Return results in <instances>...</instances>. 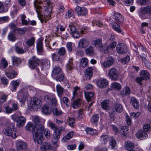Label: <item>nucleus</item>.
Wrapping results in <instances>:
<instances>
[{
    "instance_id": "1",
    "label": "nucleus",
    "mask_w": 151,
    "mask_h": 151,
    "mask_svg": "<svg viewBox=\"0 0 151 151\" xmlns=\"http://www.w3.org/2000/svg\"><path fill=\"white\" fill-rule=\"evenodd\" d=\"M26 129L32 132L35 142L37 144H40L43 140L42 132L44 129V126L40 124L37 125L32 122H28L25 127Z\"/></svg>"
},
{
    "instance_id": "2",
    "label": "nucleus",
    "mask_w": 151,
    "mask_h": 151,
    "mask_svg": "<svg viewBox=\"0 0 151 151\" xmlns=\"http://www.w3.org/2000/svg\"><path fill=\"white\" fill-rule=\"evenodd\" d=\"M41 3L38 0H35L34 2V7L36 9L38 17L41 23L46 22L51 18V14L52 11L51 7L44 6L41 9L39 6Z\"/></svg>"
},
{
    "instance_id": "3",
    "label": "nucleus",
    "mask_w": 151,
    "mask_h": 151,
    "mask_svg": "<svg viewBox=\"0 0 151 151\" xmlns=\"http://www.w3.org/2000/svg\"><path fill=\"white\" fill-rule=\"evenodd\" d=\"M3 132L6 135L11 136L14 139L17 137V132L14 124L8 123L3 125Z\"/></svg>"
},
{
    "instance_id": "4",
    "label": "nucleus",
    "mask_w": 151,
    "mask_h": 151,
    "mask_svg": "<svg viewBox=\"0 0 151 151\" xmlns=\"http://www.w3.org/2000/svg\"><path fill=\"white\" fill-rule=\"evenodd\" d=\"M108 74L111 80L116 81L119 78L118 72L114 68H112L108 70Z\"/></svg>"
},
{
    "instance_id": "5",
    "label": "nucleus",
    "mask_w": 151,
    "mask_h": 151,
    "mask_svg": "<svg viewBox=\"0 0 151 151\" xmlns=\"http://www.w3.org/2000/svg\"><path fill=\"white\" fill-rule=\"evenodd\" d=\"M114 62V59L112 57H109L107 58L103 62H101V65L103 68H109L112 66Z\"/></svg>"
},
{
    "instance_id": "6",
    "label": "nucleus",
    "mask_w": 151,
    "mask_h": 151,
    "mask_svg": "<svg viewBox=\"0 0 151 151\" xmlns=\"http://www.w3.org/2000/svg\"><path fill=\"white\" fill-rule=\"evenodd\" d=\"M40 62V60L34 56L29 60V67L32 69H34L38 65Z\"/></svg>"
},
{
    "instance_id": "7",
    "label": "nucleus",
    "mask_w": 151,
    "mask_h": 151,
    "mask_svg": "<svg viewBox=\"0 0 151 151\" xmlns=\"http://www.w3.org/2000/svg\"><path fill=\"white\" fill-rule=\"evenodd\" d=\"M116 50L118 54H124L127 51V48L124 44L119 43L116 46Z\"/></svg>"
},
{
    "instance_id": "8",
    "label": "nucleus",
    "mask_w": 151,
    "mask_h": 151,
    "mask_svg": "<svg viewBox=\"0 0 151 151\" xmlns=\"http://www.w3.org/2000/svg\"><path fill=\"white\" fill-rule=\"evenodd\" d=\"M61 134L57 131L56 130L54 131L53 134V137L52 139V142L53 145H55L56 147H58V140L60 138Z\"/></svg>"
},
{
    "instance_id": "9",
    "label": "nucleus",
    "mask_w": 151,
    "mask_h": 151,
    "mask_svg": "<svg viewBox=\"0 0 151 151\" xmlns=\"http://www.w3.org/2000/svg\"><path fill=\"white\" fill-rule=\"evenodd\" d=\"M75 10L78 15L79 16H85L88 12L86 8L83 7H81L78 6L76 7Z\"/></svg>"
},
{
    "instance_id": "10",
    "label": "nucleus",
    "mask_w": 151,
    "mask_h": 151,
    "mask_svg": "<svg viewBox=\"0 0 151 151\" xmlns=\"http://www.w3.org/2000/svg\"><path fill=\"white\" fill-rule=\"evenodd\" d=\"M40 148L42 151H44L49 150L56 151V148L55 147H52L51 146L50 143L48 142H45L41 146Z\"/></svg>"
},
{
    "instance_id": "11",
    "label": "nucleus",
    "mask_w": 151,
    "mask_h": 151,
    "mask_svg": "<svg viewBox=\"0 0 151 151\" xmlns=\"http://www.w3.org/2000/svg\"><path fill=\"white\" fill-rule=\"evenodd\" d=\"M6 74L8 78L12 79L16 77L17 75V73L14 70L13 68L10 67L8 70L6 72Z\"/></svg>"
},
{
    "instance_id": "12",
    "label": "nucleus",
    "mask_w": 151,
    "mask_h": 151,
    "mask_svg": "<svg viewBox=\"0 0 151 151\" xmlns=\"http://www.w3.org/2000/svg\"><path fill=\"white\" fill-rule=\"evenodd\" d=\"M31 103L32 108L35 110L39 108L42 104L41 101L37 98H34Z\"/></svg>"
},
{
    "instance_id": "13",
    "label": "nucleus",
    "mask_w": 151,
    "mask_h": 151,
    "mask_svg": "<svg viewBox=\"0 0 151 151\" xmlns=\"http://www.w3.org/2000/svg\"><path fill=\"white\" fill-rule=\"evenodd\" d=\"M26 121V118L23 116H18L16 120V126L18 128L23 126Z\"/></svg>"
},
{
    "instance_id": "14",
    "label": "nucleus",
    "mask_w": 151,
    "mask_h": 151,
    "mask_svg": "<svg viewBox=\"0 0 151 151\" xmlns=\"http://www.w3.org/2000/svg\"><path fill=\"white\" fill-rule=\"evenodd\" d=\"M96 83L98 86L101 88H106L109 84L107 80L106 79L99 80Z\"/></svg>"
},
{
    "instance_id": "15",
    "label": "nucleus",
    "mask_w": 151,
    "mask_h": 151,
    "mask_svg": "<svg viewBox=\"0 0 151 151\" xmlns=\"http://www.w3.org/2000/svg\"><path fill=\"white\" fill-rule=\"evenodd\" d=\"M37 49L39 55H43L45 54V51L43 48L42 42V41H38L37 44Z\"/></svg>"
},
{
    "instance_id": "16",
    "label": "nucleus",
    "mask_w": 151,
    "mask_h": 151,
    "mask_svg": "<svg viewBox=\"0 0 151 151\" xmlns=\"http://www.w3.org/2000/svg\"><path fill=\"white\" fill-rule=\"evenodd\" d=\"M41 65L42 68L44 70H47L50 67V61L47 59H44L41 61Z\"/></svg>"
},
{
    "instance_id": "17",
    "label": "nucleus",
    "mask_w": 151,
    "mask_h": 151,
    "mask_svg": "<svg viewBox=\"0 0 151 151\" xmlns=\"http://www.w3.org/2000/svg\"><path fill=\"white\" fill-rule=\"evenodd\" d=\"M85 76L86 80H90L93 75V68L91 67H88L85 72Z\"/></svg>"
},
{
    "instance_id": "18",
    "label": "nucleus",
    "mask_w": 151,
    "mask_h": 151,
    "mask_svg": "<svg viewBox=\"0 0 151 151\" xmlns=\"http://www.w3.org/2000/svg\"><path fill=\"white\" fill-rule=\"evenodd\" d=\"M102 40L101 39H98L93 41L95 46L96 47H99L101 51H104L105 48V45H103L102 44Z\"/></svg>"
},
{
    "instance_id": "19",
    "label": "nucleus",
    "mask_w": 151,
    "mask_h": 151,
    "mask_svg": "<svg viewBox=\"0 0 151 151\" xmlns=\"http://www.w3.org/2000/svg\"><path fill=\"white\" fill-rule=\"evenodd\" d=\"M27 146V145L24 142L22 141L18 142L16 144L17 151H20V150H25Z\"/></svg>"
},
{
    "instance_id": "20",
    "label": "nucleus",
    "mask_w": 151,
    "mask_h": 151,
    "mask_svg": "<svg viewBox=\"0 0 151 151\" xmlns=\"http://www.w3.org/2000/svg\"><path fill=\"white\" fill-rule=\"evenodd\" d=\"M12 62L13 65L17 67L22 63V60L20 57L13 56L12 57Z\"/></svg>"
},
{
    "instance_id": "21",
    "label": "nucleus",
    "mask_w": 151,
    "mask_h": 151,
    "mask_svg": "<svg viewBox=\"0 0 151 151\" xmlns=\"http://www.w3.org/2000/svg\"><path fill=\"white\" fill-rule=\"evenodd\" d=\"M115 20L119 23H123L124 21V17L120 13H116L114 15Z\"/></svg>"
},
{
    "instance_id": "22",
    "label": "nucleus",
    "mask_w": 151,
    "mask_h": 151,
    "mask_svg": "<svg viewBox=\"0 0 151 151\" xmlns=\"http://www.w3.org/2000/svg\"><path fill=\"white\" fill-rule=\"evenodd\" d=\"M130 103L135 109H138L139 108V104L138 101L134 97H132L130 99Z\"/></svg>"
},
{
    "instance_id": "23",
    "label": "nucleus",
    "mask_w": 151,
    "mask_h": 151,
    "mask_svg": "<svg viewBox=\"0 0 151 151\" xmlns=\"http://www.w3.org/2000/svg\"><path fill=\"white\" fill-rule=\"evenodd\" d=\"M88 41L85 39H82L80 40L78 44L79 46L81 48L86 47L88 45Z\"/></svg>"
},
{
    "instance_id": "24",
    "label": "nucleus",
    "mask_w": 151,
    "mask_h": 151,
    "mask_svg": "<svg viewBox=\"0 0 151 151\" xmlns=\"http://www.w3.org/2000/svg\"><path fill=\"white\" fill-rule=\"evenodd\" d=\"M136 137L140 139H142L146 138L147 136V134L142 130H139L137 133Z\"/></svg>"
},
{
    "instance_id": "25",
    "label": "nucleus",
    "mask_w": 151,
    "mask_h": 151,
    "mask_svg": "<svg viewBox=\"0 0 151 151\" xmlns=\"http://www.w3.org/2000/svg\"><path fill=\"white\" fill-rule=\"evenodd\" d=\"M116 45V43L115 42H113L110 43L109 45L107 47L105 45V48L104 50V52L105 53H107L108 52V50H113L114 48Z\"/></svg>"
},
{
    "instance_id": "26",
    "label": "nucleus",
    "mask_w": 151,
    "mask_h": 151,
    "mask_svg": "<svg viewBox=\"0 0 151 151\" xmlns=\"http://www.w3.org/2000/svg\"><path fill=\"white\" fill-rule=\"evenodd\" d=\"M20 81L19 80L13 81L11 83L12 88L11 90L12 91H14L19 86Z\"/></svg>"
},
{
    "instance_id": "27",
    "label": "nucleus",
    "mask_w": 151,
    "mask_h": 151,
    "mask_svg": "<svg viewBox=\"0 0 151 151\" xmlns=\"http://www.w3.org/2000/svg\"><path fill=\"white\" fill-rule=\"evenodd\" d=\"M62 68L59 66H56L53 69L52 75L55 76L59 73H61L62 72Z\"/></svg>"
},
{
    "instance_id": "28",
    "label": "nucleus",
    "mask_w": 151,
    "mask_h": 151,
    "mask_svg": "<svg viewBox=\"0 0 151 151\" xmlns=\"http://www.w3.org/2000/svg\"><path fill=\"white\" fill-rule=\"evenodd\" d=\"M128 128L127 127L123 126L120 128L119 133L122 136H126L128 132Z\"/></svg>"
},
{
    "instance_id": "29",
    "label": "nucleus",
    "mask_w": 151,
    "mask_h": 151,
    "mask_svg": "<svg viewBox=\"0 0 151 151\" xmlns=\"http://www.w3.org/2000/svg\"><path fill=\"white\" fill-rule=\"evenodd\" d=\"M130 93V90L129 87L126 86L124 88L120 93L121 95L123 96L129 95Z\"/></svg>"
},
{
    "instance_id": "30",
    "label": "nucleus",
    "mask_w": 151,
    "mask_h": 151,
    "mask_svg": "<svg viewBox=\"0 0 151 151\" xmlns=\"http://www.w3.org/2000/svg\"><path fill=\"white\" fill-rule=\"evenodd\" d=\"M109 144L112 149H115L117 147L116 142L112 137H111L110 138L109 140Z\"/></svg>"
},
{
    "instance_id": "31",
    "label": "nucleus",
    "mask_w": 151,
    "mask_h": 151,
    "mask_svg": "<svg viewBox=\"0 0 151 151\" xmlns=\"http://www.w3.org/2000/svg\"><path fill=\"white\" fill-rule=\"evenodd\" d=\"M52 109L49 107L47 105L44 106L42 109V113L45 114H49L51 112Z\"/></svg>"
},
{
    "instance_id": "32",
    "label": "nucleus",
    "mask_w": 151,
    "mask_h": 151,
    "mask_svg": "<svg viewBox=\"0 0 151 151\" xmlns=\"http://www.w3.org/2000/svg\"><path fill=\"white\" fill-rule=\"evenodd\" d=\"M60 102L61 104H64L68 107L69 106V101L67 97H60Z\"/></svg>"
},
{
    "instance_id": "33",
    "label": "nucleus",
    "mask_w": 151,
    "mask_h": 151,
    "mask_svg": "<svg viewBox=\"0 0 151 151\" xmlns=\"http://www.w3.org/2000/svg\"><path fill=\"white\" fill-rule=\"evenodd\" d=\"M73 59L70 58L66 64V68L68 72L71 71L73 69Z\"/></svg>"
},
{
    "instance_id": "34",
    "label": "nucleus",
    "mask_w": 151,
    "mask_h": 151,
    "mask_svg": "<svg viewBox=\"0 0 151 151\" xmlns=\"http://www.w3.org/2000/svg\"><path fill=\"white\" fill-rule=\"evenodd\" d=\"M56 91L58 96L61 97L63 95L64 89L60 85H58L56 86Z\"/></svg>"
},
{
    "instance_id": "35",
    "label": "nucleus",
    "mask_w": 151,
    "mask_h": 151,
    "mask_svg": "<svg viewBox=\"0 0 151 151\" xmlns=\"http://www.w3.org/2000/svg\"><path fill=\"white\" fill-rule=\"evenodd\" d=\"M22 23V24L27 25L29 24V19H26V16L24 14L21 15Z\"/></svg>"
},
{
    "instance_id": "36",
    "label": "nucleus",
    "mask_w": 151,
    "mask_h": 151,
    "mask_svg": "<svg viewBox=\"0 0 151 151\" xmlns=\"http://www.w3.org/2000/svg\"><path fill=\"white\" fill-rule=\"evenodd\" d=\"M109 101L108 100H105L101 103V106L103 109L108 110L109 109Z\"/></svg>"
},
{
    "instance_id": "37",
    "label": "nucleus",
    "mask_w": 151,
    "mask_h": 151,
    "mask_svg": "<svg viewBox=\"0 0 151 151\" xmlns=\"http://www.w3.org/2000/svg\"><path fill=\"white\" fill-rule=\"evenodd\" d=\"M134 146V144L130 141H127L125 143L124 147L127 150L133 149Z\"/></svg>"
},
{
    "instance_id": "38",
    "label": "nucleus",
    "mask_w": 151,
    "mask_h": 151,
    "mask_svg": "<svg viewBox=\"0 0 151 151\" xmlns=\"http://www.w3.org/2000/svg\"><path fill=\"white\" fill-rule=\"evenodd\" d=\"M141 76L145 78V79L150 78V74L146 70H143L140 72Z\"/></svg>"
},
{
    "instance_id": "39",
    "label": "nucleus",
    "mask_w": 151,
    "mask_h": 151,
    "mask_svg": "<svg viewBox=\"0 0 151 151\" xmlns=\"http://www.w3.org/2000/svg\"><path fill=\"white\" fill-rule=\"evenodd\" d=\"M88 60L86 58H83L80 60V65L83 68H85L88 65Z\"/></svg>"
},
{
    "instance_id": "40",
    "label": "nucleus",
    "mask_w": 151,
    "mask_h": 151,
    "mask_svg": "<svg viewBox=\"0 0 151 151\" xmlns=\"http://www.w3.org/2000/svg\"><path fill=\"white\" fill-rule=\"evenodd\" d=\"M99 115L96 114L93 115L90 119V121L92 124L96 123L99 119Z\"/></svg>"
},
{
    "instance_id": "41",
    "label": "nucleus",
    "mask_w": 151,
    "mask_h": 151,
    "mask_svg": "<svg viewBox=\"0 0 151 151\" xmlns=\"http://www.w3.org/2000/svg\"><path fill=\"white\" fill-rule=\"evenodd\" d=\"M141 12L143 14H151V6H148L143 7Z\"/></svg>"
},
{
    "instance_id": "42",
    "label": "nucleus",
    "mask_w": 151,
    "mask_h": 151,
    "mask_svg": "<svg viewBox=\"0 0 151 151\" xmlns=\"http://www.w3.org/2000/svg\"><path fill=\"white\" fill-rule=\"evenodd\" d=\"M85 97L88 101H91V99L93 96V93L92 92H85Z\"/></svg>"
},
{
    "instance_id": "43",
    "label": "nucleus",
    "mask_w": 151,
    "mask_h": 151,
    "mask_svg": "<svg viewBox=\"0 0 151 151\" xmlns=\"http://www.w3.org/2000/svg\"><path fill=\"white\" fill-rule=\"evenodd\" d=\"M7 38L9 40L12 42L15 41L16 39L15 33L13 32H10L9 33Z\"/></svg>"
},
{
    "instance_id": "44",
    "label": "nucleus",
    "mask_w": 151,
    "mask_h": 151,
    "mask_svg": "<svg viewBox=\"0 0 151 151\" xmlns=\"http://www.w3.org/2000/svg\"><path fill=\"white\" fill-rule=\"evenodd\" d=\"M81 100L80 99L74 101L73 103V107L74 109H76L78 107L81 105Z\"/></svg>"
},
{
    "instance_id": "45",
    "label": "nucleus",
    "mask_w": 151,
    "mask_h": 151,
    "mask_svg": "<svg viewBox=\"0 0 151 151\" xmlns=\"http://www.w3.org/2000/svg\"><path fill=\"white\" fill-rule=\"evenodd\" d=\"M140 57L146 66H147L148 68H150V62L146 59L145 57L144 56H141Z\"/></svg>"
},
{
    "instance_id": "46",
    "label": "nucleus",
    "mask_w": 151,
    "mask_h": 151,
    "mask_svg": "<svg viewBox=\"0 0 151 151\" xmlns=\"http://www.w3.org/2000/svg\"><path fill=\"white\" fill-rule=\"evenodd\" d=\"M121 88V86L120 84L116 82H114L111 83V89H116L119 90Z\"/></svg>"
},
{
    "instance_id": "47",
    "label": "nucleus",
    "mask_w": 151,
    "mask_h": 151,
    "mask_svg": "<svg viewBox=\"0 0 151 151\" xmlns=\"http://www.w3.org/2000/svg\"><path fill=\"white\" fill-rule=\"evenodd\" d=\"M108 136L106 135H102L101 136L100 141L102 144H105L108 141Z\"/></svg>"
},
{
    "instance_id": "48",
    "label": "nucleus",
    "mask_w": 151,
    "mask_h": 151,
    "mask_svg": "<svg viewBox=\"0 0 151 151\" xmlns=\"http://www.w3.org/2000/svg\"><path fill=\"white\" fill-rule=\"evenodd\" d=\"M68 29L70 34L71 35L77 31L76 27L73 25H69Z\"/></svg>"
},
{
    "instance_id": "49",
    "label": "nucleus",
    "mask_w": 151,
    "mask_h": 151,
    "mask_svg": "<svg viewBox=\"0 0 151 151\" xmlns=\"http://www.w3.org/2000/svg\"><path fill=\"white\" fill-rule=\"evenodd\" d=\"M15 50V52L18 54H22L24 53L26 51L22 48H20L18 46H16Z\"/></svg>"
},
{
    "instance_id": "50",
    "label": "nucleus",
    "mask_w": 151,
    "mask_h": 151,
    "mask_svg": "<svg viewBox=\"0 0 151 151\" xmlns=\"http://www.w3.org/2000/svg\"><path fill=\"white\" fill-rule=\"evenodd\" d=\"M67 122L69 125L71 127H73L75 125V120L73 118L68 117Z\"/></svg>"
},
{
    "instance_id": "51",
    "label": "nucleus",
    "mask_w": 151,
    "mask_h": 151,
    "mask_svg": "<svg viewBox=\"0 0 151 151\" xmlns=\"http://www.w3.org/2000/svg\"><path fill=\"white\" fill-rule=\"evenodd\" d=\"M66 53V50L64 47H60L58 51V54L60 56H63Z\"/></svg>"
},
{
    "instance_id": "52",
    "label": "nucleus",
    "mask_w": 151,
    "mask_h": 151,
    "mask_svg": "<svg viewBox=\"0 0 151 151\" xmlns=\"http://www.w3.org/2000/svg\"><path fill=\"white\" fill-rule=\"evenodd\" d=\"M113 28L118 33L121 32L122 30L120 28V26L116 23H114L112 25Z\"/></svg>"
},
{
    "instance_id": "53",
    "label": "nucleus",
    "mask_w": 151,
    "mask_h": 151,
    "mask_svg": "<svg viewBox=\"0 0 151 151\" xmlns=\"http://www.w3.org/2000/svg\"><path fill=\"white\" fill-rule=\"evenodd\" d=\"M86 131L87 134H93L97 133L96 130L91 128H86Z\"/></svg>"
},
{
    "instance_id": "54",
    "label": "nucleus",
    "mask_w": 151,
    "mask_h": 151,
    "mask_svg": "<svg viewBox=\"0 0 151 151\" xmlns=\"http://www.w3.org/2000/svg\"><path fill=\"white\" fill-rule=\"evenodd\" d=\"M114 109L117 112H120L122 111L123 110V106L122 105L119 104H117L114 106Z\"/></svg>"
},
{
    "instance_id": "55",
    "label": "nucleus",
    "mask_w": 151,
    "mask_h": 151,
    "mask_svg": "<svg viewBox=\"0 0 151 151\" xmlns=\"http://www.w3.org/2000/svg\"><path fill=\"white\" fill-rule=\"evenodd\" d=\"M51 58L53 61H59L60 60V56L57 55L55 53L52 54Z\"/></svg>"
},
{
    "instance_id": "56",
    "label": "nucleus",
    "mask_w": 151,
    "mask_h": 151,
    "mask_svg": "<svg viewBox=\"0 0 151 151\" xmlns=\"http://www.w3.org/2000/svg\"><path fill=\"white\" fill-rule=\"evenodd\" d=\"M86 53L90 55H93V48L91 46H90L85 50Z\"/></svg>"
},
{
    "instance_id": "57",
    "label": "nucleus",
    "mask_w": 151,
    "mask_h": 151,
    "mask_svg": "<svg viewBox=\"0 0 151 151\" xmlns=\"http://www.w3.org/2000/svg\"><path fill=\"white\" fill-rule=\"evenodd\" d=\"M43 132H44V134L45 137L47 139H49L50 137V130L47 128L44 129L43 131L42 132V133Z\"/></svg>"
},
{
    "instance_id": "58",
    "label": "nucleus",
    "mask_w": 151,
    "mask_h": 151,
    "mask_svg": "<svg viewBox=\"0 0 151 151\" xmlns=\"http://www.w3.org/2000/svg\"><path fill=\"white\" fill-rule=\"evenodd\" d=\"M21 93H19L18 94V96L19 98V101L22 103V105H23L24 104V103L26 100V97L27 96V94L26 95H24V96L22 98L20 96Z\"/></svg>"
},
{
    "instance_id": "59",
    "label": "nucleus",
    "mask_w": 151,
    "mask_h": 151,
    "mask_svg": "<svg viewBox=\"0 0 151 151\" xmlns=\"http://www.w3.org/2000/svg\"><path fill=\"white\" fill-rule=\"evenodd\" d=\"M8 65V63L6 60L3 58L1 61V68H6Z\"/></svg>"
},
{
    "instance_id": "60",
    "label": "nucleus",
    "mask_w": 151,
    "mask_h": 151,
    "mask_svg": "<svg viewBox=\"0 0 151 151\" xmlns=\"http://www.w3.org/2000/svg\"><path fill=\"white\" fill-rule=\"evenodd\" d=\"M35 41V38L34 37H32L27 40L26 43L28 45L31 46L34 45Z\"/></svg>"
},
{
    "instance_id": "61",
    "label": "nucleus",
    "mask_w": 151,
    "mask_h": 151,
    "mask_svg": "<svg viewBox=\"0 0 151 151\" xmlns=\"http://www.w3.org/2000/svg\"><path fill=\"white\" fill-rule=\"evenodd\" d=\"M53 113L56 116H59L62 114L63 113L61 110L58 109L57 108H54L53 110Z\"/></svg>"
},
{
    "instance_id": "62",
    "label": "nucleus",
    "mask_w": 151,
    "mask_h": 151,
    "mask_svg": "<svg viewBox=\"0 0 151 151\" xmlns=\"http://www.w3.org/2000/svg\"><path fill=\"white\" fill-rule=\"evenodd\" d=\"M74 134V132L73 131H71L69 132L67 134L66 137H65V140H68L71 139L73 137Z\"/></svg>"
},
{
    "instance_id": "63",
    "label": "nucleus",
    "mask_w": 151,
    "mask_h": 151,
    "mask_svg": "<svg viewBox=\"0 0 151 151\" xmlns=\"http://www.w3.org/2000/svg\"><path fill=\"white\" fill-rule=\"evenodd\" d=\"M92 24L93 26L95 25L98 27H101L102 25V24L99 21L96 20H94L92 22Z\"/></svg>"
},
{
    "instance_id": "64",
    "label": "nucleus",
    "mask_w": 151,
    "mask_h": 151,
    "mask_svg": "<svg viewBox=\"0 0 151 151\" xmlns=\"http://www.w3.org/2000/svg\"><path fill=\"white\" fill-rule=\"evenodd\" d=\"M77 118L81 119L84 115L83 111L82 110H78L77 113Z\"/></svg>"
}]
</instances>
